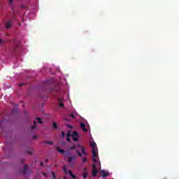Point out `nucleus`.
Wrapping results in <instances>:
<instances>
[{"label": "nucleus", "instance_id": "nucleus-21", "mask_svg": "<svg viewBox=\"0 0 179 179\" xmlns=\"http://www.w3.org/2000/svg\"><path fill=\"white\" fill-rule=\"evenodd\" d=\"M66 136L67 138L71 137V131H69V133L66 134Z\"/></svg>", "mask_w": 179, "mask_h": 179}, {"label": "nucleus", "instance_id": "nucleus-34", "mask_svg": "<svg viewBox=\"0 0 179 179\" xmlns=\"http://www.w3.org/2000/svg\"><path fill=\"white\" fill-rule=\"evenodd\" d=\"M33 139H37V136H34Z\"/></svg>", "mask_w": 179, "mask_h": 179}, {"label": "nucleus", "instance_id": "nucleus-38", "mask_svg": "<svg viewBox=\"0 0 179 179\" xmlns=\"http://www.w3.org/2000/svg\"><path fill=\"white\" fill-rule=\"evenodd\" d=\"M41 166H44V164L43 162H41Z\"/></svg>", "mask_w": 179, "mask_h": 179}, {"label": "nucleus", "instance_id": "nucleus-40", "mask_svg": "<svg viewBox=\"0 0 179 179\" xmlns=\"http://www.w3.org/2000/svg\"><path fill=\"white\" fill-rule=\"evenodd\" d=\"M43 175H44V176H46V174H45V173H43Z\"/></svg>", "mask_w": 179, "mask_h": 179}, {"label": "nucleus", "instance_id": "nucleus-11", "mask_svg": "<svg viewBox=\"0 0 179 179\" xmlns=\"http://www.w3.org/2000/svg\"><path fill=\"white\" fill-rule=\"evenodd\" d=\"M27 170H29V166L27 165H24L23 171H22L23 174H27Z\"/></svg>", "mask_w": 179, "mask_h": 179}, {"label": "nucleus", "instance_id": "nucleus-19", "mask_svg": "<svg viewBox=\"0 0 179 179\" xmlns=\"http://www.w3.org/2000/svg\"><path fill=\"white\" fill-rule=\"evenodd\" d=\"M52 178L53 179H56L57 178V177L55 176V173L52 172Z\"/></svg>", "mask_w": 179, "mask_h": 179}, {"label": "nucleus", "instance_id": "nucleus-17", "mask_svg": "<svg viewBox=\"0 0 179 179\" xmlns=\"http://www.w3.org/2000/svg\"><path fill=\"white\" fill-rule=\"evenodd\" d=\"M45 143L47 145H53L54 143H52V141H45Z\"/></svg>", "mask_w": 179, "mask_h": 179}, {"label": "nucleus", "instance_id": "nucleus-29", "mask_svg": "<svg viewBox=\"0 0 179 179\" xmlns=\"http://www.w3.org/2000/svg\"><path fill=\"white\" fill-rule=\"evenodd\" d=\"M26 84H24V83H20V84H18V86H20V87H22V86H24Z\"/></svg>", "mask_w": 179, "mask_h": 179}, {"label": "nucleus", "instance_id": "nucleus-18", "mask_svg": "<svg viewBox=\"0 0 179 179\" xmlns=\"http://www.w3.org/2000/svg\"><path fill=\"white\" fill-rule=\"evenodd\" d=\"M76 152L78 153V156H79L80 157H82V153H80V152H78V150H76Z\"/></svg>", "mask_w": 179, "mask_h": 179}, {"label": "nucleus", "instance_id": "nucleus-22", "mask_svg": "<svg viewBox=\"0 0 179 179\" xmlns=\"http://www.w3.org/2000/svg\"><path fill=\"white\" fill-rule=\"evenodd\" d=\"M83 163H86V162H87V159L86 158H83L82 159Z\"/></svg>", "mask_w": 179, "mask_h": 179}, {"label": "nucleus", "instance_id": "nucleus-16", "mask_svg": "<svg viewBox=\"0 0 179 179\" xmlns=\"http://www.w3.org/2000/svg\"><path fill=\"white\" fill-rule=\"evenodd\" d=\"M87 175H88L87 172H84L83 173V178L86 179L87 178Z\"/></svg>", "mask_w": 179, "mask_h": 179}, {"label": "nucleus", "instance_id": "nucleus-5", "mask_svg": "<svg viewBox=\"0 0 179 179\" xmlns=\"http://www.w3.org/2000/svg\"><path fill=\"white\" fill-rule=\"evenodd\" d=\"M92 176L96 177L97 176V168H96V164H92Z\"/></svg>", "mask_w": 179, "mask_h": 179}, {"label": "nucleus", "instance_id": "nucleus-24", "mask_svg": "<svg viewBox=\"0 0 179 179\" xmlns=\"http://www.w3.org/2000/svg\"><path fill=\"white\" fill-rule=\"evenodd\" d=\"M58 101L59 103H62V101H64V99H62V98H59Z\"/></svg>", "mask_w": 179, "mask_h": 179}, {"label": "nucleus", "instance_id": "nucleus-27", "mask_svg": "<svg viewBox=\"0 0 179 179\" xmlns=\"http://www.w3.org/2000/svg\"><path fill=\"white\" fill-rule=\"evenodd\" d=\"M62 138H65V132L64 131L62 132Z\"/></svg>", "mask_w": 179, "mask_h": 179}, {"label": "nucleus", "instance_id": "nucleus-32", "mask_svg": "<svg viewBox=\"0 0 179 179\" xmlns=\"http://www.w3.org/2000/svg\"><path fill=\"white\" fill-rule=\"evenodd\" d=\"M67 142H71V138H69V137H67Z\"/></svg>", "mask_w": 179, "mask_h": 179}, {"label": "nucleus", "instance_id": "nucleus-30", "mask_svg": "<svg viewBox=\"0 0 179 179\" xmlns=\"http://www.w3.org/2000/svg\"><path fill=\"white\" fill-rule=\"evenodd\" d=\"M52 94H58V91H52Z\"/></svg>", "mask_w": 179, "mask_h": 179}, {"label": "nucleus", "instance_id": "nucleus-3", "mask_svg": "<svg viewBox=\"0 0 179 179\" xmlns=\"http://www.w3.org/2000/svg\"><path fill=\"white\" fill-rule=\"evenodd\" d=\"M92 162H94L95 163H97V150H92Z\"/></svg>", "mask_w": 179, "mask_h": 179}, {"label": "nucleus", "instance_id": "nucleus-31", "mask_svg": "<svg viewBox=\"0 0 179 179\" xmlns=\"http://www.w3.org/2000/svg\"><path fill=\"white\" fill-rule=\"evenodd\" d=\"M70 117H71V118H73V119H75V116L73 114H70Z\"/></svg>", "mask_w": 179, "mask_h": 179}, {"label": "nucleus", "instance_id": "nucleus-4", "mask_svg": "<svg viewBox=\"0 0 179 179\" xmlns=\"http://www.w3.org/2000/svg\"><path fill=\"white\" fill-rule=\"evenodd\" d=\"M56 149L59 153H61V155H64V156H68V155H69V152H65V150L59 148V147H57Z\"/></svg>", "mask_w": 179, "mask_h": 179}, {"label": "nucleus", "instance_id": "nucleus-26", "mask_svg": "<svg viewBox=\"0 0 179 179\" xmlns=\"http://www.w3.org/2000/svg\"><path fill=\"white\" fill-rule=\"evenodd\" d=\"M2 124H3V120H1L0 122V128H1V129H2Z\"/></svg>", "mask_w": 179, "mask_h": 179}, {"label": "nucleus", "instance_id": "nucleus-6", "mask_svg": "<svg viewBox=\"0 0 179 179\" xmlns=\"http://www.w3.org/2000/svg\"><path fill=\"white\" fill-rule=\"evenodd\" d=\"M90 146L92 148V150H97V144L95 142H91Z\"/></svg>", "mask_w": 179, "mask_h": 179}, {"label": "nucleus", "instance_id": "nucleus-14", "mask_svg": "<svg viewBox=\"0 0 179 179\" xmlns=\"http://www.w3.org/2000/svg\"><path fill=\"white\" fill-rule=\"evenodd\" d=\"M36 120L38 121V124H43V121H41V117H36Z\"/></svg>", "mask_w": 179, "mask_h": 179}, {"label": "nucleus", "instance_id": "nucleus-8", "mask_svg": "<svg viewBox=\"0 0 179 179\" xmlns=\"http://www.w3.org/2000/svg\"><path fill=\"white\" fill-rule=\"evenodd\" d=\"M12 27V21L9 20L6 24V29H10Z\"/></svg>", "mask_w": 179, "mask_h": 179}, {"label": "nucleus", "instance_id": "nucleus-39", "mask_svg": "<svg viewBox=\"0 0 179 179\" xmlns=\"http://www.w3.org/2000/svg\"><path fill=\"white\" fill-rule=\"evenodd\" d=\"M78 148H80V145H78Z\"/></svg>", "mask_w": 179, "mask_h": 179}, {"label": "nucleus", "instance_id": "nucleus-7", "mask_svg": "<svg viewBox=\"0 0 179 179\" xmlns=\"http://www.w3.org/2000/svg\"><path fill=\"white\" fill-rule=\"evenodd\" d=\"M76 155H73V156H71L69 159L67 160V162L69 163H72L73 162V160H76Z\"/></svg>", "mask_w": 179, "mask_h": 179}, {"label": "nucleus", "instance_id": "nucleus-37", "mask_svg": "<svg viewBox=\"0 0 179 179\" xmlns=\"http://www.w3.org/2000/svg\"><path fill=\"white\" fill-rule=\"evenodd\" d=\"M69 128H72V126H71L70 124H68Z\"/></svg>", "mask_w": 179, "mask_h": 179}, {"label": "nucleus", "instance_id": "nucleus-15", "mask_svg": "<svg viewBox=\"0 0 179 179\" xmlns=\"http://www.w3.org/2000/svg\"><path fill=\"white\" fill-rule=\"evenodd\" d=\"M81 150H82V153H83L85 156L87 155V153H86V152L85 151V148H83V147H81Z\"/></svg>", "mask_w": 179, "mask_h": 179}, {"label": "nucleus", "instance_id": "nucleus-20", "mask_svg": "<svg viewBox=\"0 0 179 179\" xmlns=\"http://www.w3.org/2000/svg\"><path fill=\"white\" fill-rule=\"evenodd\" d=\"M3 44H5V41L0 38V45H2Z\"/></svg>", "mask_w": 179, "mask_h": 179}, {"label": "nucleus", "instance_id": "nucleus-12", "mask_svg": "<svg viewBox=\"0 0 179 179\" xmlns=\"http://www.w3.org/2000/svg\"><path fill=\"white\" fill-rule=\"evenodd\" d=\"M52 127H53L54 129H57V128H58V124H57V122H53Z\"/></svg>", "mask_w": 179, "mask_h": 179}, {"label": "nucleus", "instance_id": "nucleus-36", "mask_svg": "<svg viewBox=\"0 0 179 179\" xmlns=\"http://www.w3.org/2000/svg\"><path fill=\"white\" fill-rule=\"evenodd\" d=\"M25 159H22L21 163H24Z\"/></svg>", "mask_w": 179, "mask_h": 179}, {"label": "nucleus", "instance_id": "nucleus-23", "mask_svg": "<svg viewBox=\"0 0 179 179\" xmlns=\"http://www.w3.org/2000/svg\"><path fill=\"white\" fill-rule=\"evenodd\" d=\"M76 146L75 145H73V146H72V147H70V150H75L76 149Z\"/></svg>", "mask_w": 179, "mask_h": 179}, {"label": "nucleus", "instance_id": "nucleus-2", "mask_svg": "<svg viewBox=\"0 0 179 179\" xmlns=\"http://www.w3.org/2000/svg\"><path fill=\"white\" fill-rule=\"evenodd\" d=\"M71 136L74 142H78L79 141V134H78V131H73Z\"/></svg>", "mask_w": 179, "mask_h": 179}, {"label": "nucleus", "instance_id": "nucleus-28", "mask_svg": "<svg viewBox=\"0 0 179 179\" xmlns=\"http://www.w3.org/2000/svg\"><path fill=\"white\" fill-rule=\"evenodd\" d=\"M8 3H10V5H12V3H13V0H9Z\"/></svg>", "mask_w": 179, "mask_h": 179}, {"label": "nucleus", "instance_id": "nucleus-13", "mask_svg": "<svg viewBox=\"0 0 179 179\" xmlns=\"http://www.w3.org/2000/svg\"><path fill=\"white\" fill-rule=\"evenodd\" d=\"M36 124H37V122L36 120L34 121V125L31 127V129H36Z\"/></svg>", "mask_w": 179, "mask_h": 179}, {"label": "nucleus", "instance_id": "nucleus-35", "mask_svg": "<svg viewBox=\"0 0 179 179\" xmlns=\"http://www.w3.org/2000/svg\"><path fill=\"white\" fill-rule=\"evenodd\" d=\"M27 152L29 153V155H32L31 151H27Z\"/></svg>", "mask_w": 179, "mask_h": 179}, {"label": "nucleus", "instance_id": "nucleus-1", "mask_svg": "<svg viewBox=\"0 0 179 179\" xmlns=\"http://www.w3.org/2000/svg\"><path fill=\"white\" fill-rule=\"evenodd\" d=\"M63 171L65 173V174H69V176L71 177V178H76V176L73 175V173H72V171L66 169V166L63 167Z\"/></svg>", "mask_w": 179, "mask_h": 179}, {"label": "nucleus", "instance_id": "nucleus-33", "mask_svg": "<svg viewBox=\"0 0 179 179\" xmlns=\"http://www.w3.org/2000/svg\"><path fill=\"white\" fill-rule=\"evenodd\" d=\"M21 8H24V9H26V6H24V5H22L21 6Z\"/></svg>", "mask_w": 179, "mask_h": 179}, {"label": "nucleus", "instance_id": "nucleus-41", "mask_svg": "<svg viewBox=\"0 0 179 179\" xmlns=\"http://www.w3.org/2000/svg\"><path fill=\"white\" fill-rule=\"evenodd\" d=\"M64 179H66L65 178Z\"/></svg>", "mask_w": 179, "mask_h": 179}, {"label": "nucleus", "instance_id": "nucleus-10", "mask_svg": "<svg viewBox=\"0 0 179 179\" xmlns=\"http://www.w3.org/2000/svg\"><path fill=\"white\" fill-rule=\"evenodd\" d=\"M101 173H102L101 177L104 178V177H107L108 176H110V173L108 172L104 171V170L101 171Z\"/></svg>", "mask_w": 179, "mask_h": 179}, {"label": "nucleus", "instance_id": "nucleus-9", "mask_svg": "<svg viewBox=\"0 0 179 179\" xmlns=\"http://www.w3.org/2000/svg\"><path fill=\"white\" fill-rule=\"evenodd\" d=\"M80 128L84 132H87V129H86V124H85L84 123H80Z\"/></svg>", "mask_w": 179, "mask_h": 179}, {"label": "nucleus", "instance_id": "nucleus-25", "mask_svg": "<svg viewBox=\"0 0 179 179\" xmlns=\"http://www.w3.org/2000/svg\"><path fill=\"white\" fill-rule=\"evenodd\" d=\"M59 107L64 108V103H59Z\"/></svg>", "mask_w": 179, "mask_h": 179}]
</instances>
